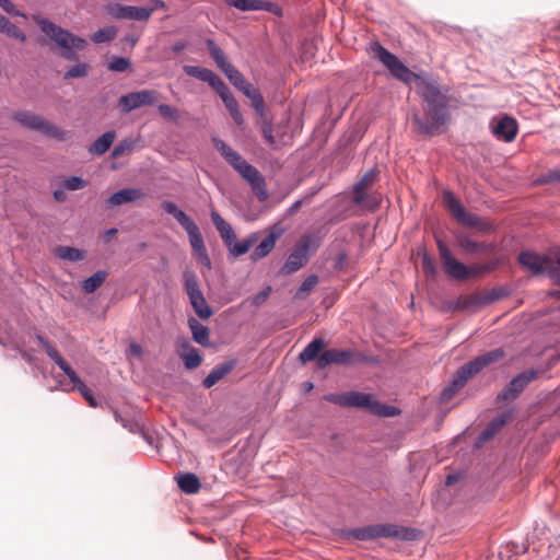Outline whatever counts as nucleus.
<instances>
[{"label":"nucleus","instance_id":"f257e3e1","mask_svg":"<svg viewBox=\"0 0 560 560\" xmlns=\"http://www.w3.org/2000/svg\"><path fill=\"white\" fill-rule=\"evenodd\" d=\"M373 56L377 58L395 77L404 83L416 82V89L422 98V105H448L447 90H443L438 81L413 73L394 54L378 43L371 46Z\"/></svg>","mask_w":560,"mask_h":560},{"label":"nucleus","instance_id":"f03ea898","mask_svg":"<svg viewBox=\"0 0 560 560\" xmlns=\"http://www.w3.org/2000/svg\"><path fill=\"white\" fill-rule=\"evenodd\" d=\"M212 142L226 163H229L250 185L253 192L259 201L267 200L268 191L266 182L260 172L250 165L240 153L223 140L213 138Z\"/></svg>","mask_w":560,"mask_h":560},{"label":"nucleus","instance_id":"7ed1b4c3","mask_svg":"<svg viewBox=\"0 0 560 560\" xmlns=\"http://www.w3.org/2000/svg\"><path fill=\"white\" fill-rule=\"evenodd\" d=\"M503 357V350L501 348H498L487 353H483L460 366L453 375L450 385L442 390V401H447L452 399L453 396L466 385L469 378H471L475 374L479 373L489 364L499 361Z\"/></svg>","mask_w":560,"mask_h":560},{"label":"nucleus","instance_id":"20e7f679","mask_svg":"<svg viewBox=\"0 0 560 560\" xmlns=\"http://www.w3.org/2000/svg\"><path fill=\"white\" fill-rule=\"evenodd\" d=\"M324 398L325 400L340 407L361 408L380 417H394L399 413V410L396 407L384 405L375 400L372 395L361 392L328 394Z\"/></svg>","mask_w":560,"mask_h":560},{"label":"nucleus","instance_id":"39448f33","mask_svg":"<svg viewBox=\"0 0 560 560\" xmlns=\"http://www.w3.org/2000/svg\"><path fill=\"white\" fill-rule=\"evenodd\" d=\"M40 31L46 34L61 49L60 55L67 60H77L78 55L74 50H82L86 47V40L75 36L69 31L58 26L54 22L37 16L34 19Z\"/></svg>","mask_w":560,"mask_h":560},{"label":"nucleus","instance_id":"423d86ee","mask_svg":"<svg viewBox=\"0 0 560 560\" xmlns=\"http://www.w3.org/2000/svg\"><path fill=\"white\" fill-rule=\"evenodd\" d=\"M517 261L530 273H547L555 282L560 283V247L552 248L545 255L523 250L518 254Z\"/></svg>","mask_w":560,"mask_h":560},{"label":"nucleus","instance_id":"0eeeda50","mask_svg":"<svg viewBox=\"0 0 560 560\" xmlns=\"http://www.w3.org/2000/svg\"><path fill=\"white\" fill-rule=\"evenodd\" d=\"M162 208L166 213L172 214L186 231L191 248L199 260L208 268H211V261L198 225L172 201H163Z\"/></svg>","mask_w":560,"mask_h":560},{"label":"nucleus","instance_id":"6e6552de","mask_svg":"<svg viewBox=\"0 0 560 560\" xmlns=\"http://www.w3.org/2000/svg\"><path fill=\"white\" fill-rule=\"evenodd\" d=\"M436 246L445 272L453 279L460 281L468 280L469 278L479 277L492 269L491 265L475 264L465 266L453 256L447 245L440 238L436 240Z\"/></svg>","mask_w":560,"mask_h":560},{"label":"nucleus","instance_id":"1a4fd4ad","mask_svg":"<svg viewBox=\"0 0 560 560\" xmlns=\"http://www.w3.org/2000/svg\"><path fill=\"white\" fill-rule=\"evenodd\" d=\"M423 117L413 116L416 127L424 135H435L443 131V128L451 120L448 105H422Z\"/></svg>","mask_w":560,"mask_h":560},{"label":"nucleus","instance_id":"9d476101","mask_svg":"<svg viewBox=\"0 0 560 560\" xmlns=\"http://www.w3.org/2000/svg\"><path fill=\"white\" fill-rule=\"evenodd\" d=\"M12 119L21 126L38 131L49 138L65 141L68 138V131L59 128L50 121L44 119L42 116L36 115L28 110H19L12 114Z\"/></svg>","mask_w":560,"mask_h":560},{"label":"nucleus","instance_id":"9b49d317","mask_svg":"<svg viewBox=\"0 0 560 560\" xmlns=\"http://www.w3.org/2000/svg\"><path fill=\"white\" fill-rule=\"evenodd\" d=\"M39 342L44 347L47 355L63 371L73 384V389L78 390L82 397L88 401L89 406L95 408L98 406L96 398L92 390L79 378L74 370L67 363V361L60 355L58 350L52 347L47 340L38 337Z\"/></svg>","mask_w":560,"mask_h":560},{"label":"nucleus","instance_id":"f8f14e48","mask_svg":"<svg viewBox=\"0 0 560 560\" xmlns=\"http://www.w3.org/2000/svg\"><path fill=\"white\" fill-rule=\"evenodd\" d=\"M444 201L454 219L462 225L475 228L481 232H490L492 230V225L489 222L475 213L466 211L452 192L447 191L444 194Z\"/></svg>","mask_w":560,"mask_h":560},{"label":"nucleus","instance_id":"ddd939ff","mask_svg":"<svg viewBox=\"0 0 560 560\" xmlns=\"http://www.w3.org/2000/svg\"><path fill=\"white\" fill-rule=\"evenodd\" d=\"M318 243L311 235H303L294 246V249L289 255L285 264L282 267L283 273H293L306 265L310 258V249L317 248Z\"/></svg>","mask_w":560,"mask_h":560},{"label":"nucleus","instance_id":"4468645a","mask_svg":"<svg viewBox=\"0 0 560 560\" xmlns=\"http://www.w3.org/2000/svg\"><path fill=\"white\" fill-rule=\"evenodd\" d=\"M375 179L376 172L371 170L355 183L353 187V202L355 205H363L368 210H375L378 207V198L366 194V190L374 184Z\"/></svg>","mask_w":560,"mask_h":560},{"label":"nucleus","instance_id":"2eb2a0df","mask_svg":"<svg viewBox=\"0 0 560 560\" xmlns=\"http://www.w3.org/2000/svg\"><path fill=\"white\" fill-rule=\"evenodd\" d=\"M159 93L154 90H142L121 95L118 106L124 113H129L142 106H150L156 103Z\"/></svg>","mask_w":560,"mask_h":560},{"label":"nucleus","instance_id":"dca6fc26","mask_svg":"<svg viewBox=\"0 0 560 560\" xmlns=\"http://www.w3.org/2000/svg\"><path fill=\"white\" fill-rule=\"evenodd\" d=\"M539 375L537 370H527L520 373L498 395L500 400H514L525 387Z\"/></svg>","mask_w":560,"mask_h":560},{"label":"nucleus","instance_id":"f3484780","mask_svg":"<svg viewBox=\"0 0 560 560\" xmlns=\"http://www.w3.org/2000/svg\"><path fill=\"white\" fill-rule=\"evenodd\" d=\"M106 12L117 20L147 21L151 16V11H148L147 8L119 3L108 4Z\"/></svg>","mask_w":560,"mask_h":560},{"label":"nucleus","instance_id":"a211bd4d","mask_svg":"<svg viewBox=\"0 0 560 560\" xmlns=\"http://www.w3.org/2000/svg\"><path fill=\"white\" fill-rule=\"evenodd\" d=\"M359 358L354 351L345 349L325 350L318 358L317 366L324 369L330 364H351Z\"/></svg>","mask_w":560,"mask_h":560},{"label":"nucleus","instance_id":"6ab92c4d","mask_svg":"<svg viewBox=\"0 0 560 560\" xmlns=\"http://www.w3.org/2000/svg\"><path fill=\"white\" fill-rule=\"evenodd\" d=\"M183 70L187 75L207 82L214 91L223 88L224 82L222 79L208 68L199 66H184Z\"/></svg>","mask_w":560,"mask_h":560},{"label":"nucleus","instance_id":"aec40b11","mask_svg":"<svg viewBox=\"0 0 560 560\" xmlns=\"http://www.w3.org/2000/svg\"><path fill=\"white\" fill-rule=\"evenodd\" d=\"M518 128L514 118L505 116L497 121L492 127L493 135L505 142H511L515 139Z\"/></svg>","mask_w":560,"mask_h":560},{"label":"nucleus","instance_id":"412c9836","mask_svg":"<svg viewBox=\"0 0 560 560\" xmlns=\"http://www.w3.org/2000/svg\"><path fill=\"white\" fill-rule=\"evenodd\" d=\"M510 412H503L492 419L478 436L477 446H480L491 440L510 421Z\"/></svg>","mask_w":560,"mask_h":560},{"label":"nucleus","instance_id":"4be33fe9","mask_svg":"<svg viewBox=\"0 0 560 560\" xmlns=\"http://www.w3.org/2000/svg\"><path fill=\"white\" fill-rule=\"evenodd\" d=\"M377 530L378 538H398L402 540H411L415 538L412 529L394 524H377Z\"/></svg>","mask_w":560,"mask_h":560},{"label":"nucleus","instance_id":"5701e85b","mask_svg":"<svg viewBox=\"0 0 560 560\" xmlns=\"http://www.w3.org/2000/svg\"><path fill=\"white\" fill-rule=\"evenodd\" d=\"M215 92L219 94V96L223 101V103H224L225 107L228 108L230 115L232 116L234 122L237 126H242L244 124V118L238 108V103L235 100V97L232 95V93L230 92L226 84L223 83V88L218 89Z\"/></svg>","mask_w":560,"mask_h":560},{"label":"nucleus","instance_id":"b1692460","mask_svg":"<svg viewBox=\"0 0 560 560\" xmlns=\"http://www.w3.org/2000/svg\"><path fill=\"white\" fill-rule=\"evenodd\" d=\"M236 366V360H229L218 364L203 380L202 385L206 388H211L228 374H230Z\"/></svg>","mask_w":560,"mask_h":560},{"label":"nucleus","instance_id":"393cba45","mask_svg":"<svg viewBox=\"0 0 560 560\" xmlns=\"http://www.w3.org/2000/svg\"><path fill=\"white\" fill-rule=\"evenodd\" d=\"M144 197V192L138 188H124L114 192L107 200L113 206H120L124 203L132 202Z\"/></svg>","mask_w":560,"mask_h":560},{"label":"nucleus","instance_id":"a878e982","mask_svg":"<svg viewBox=\"0 0 560 560\" xmlns=\"http://www.w3.org/2000/svg\"><path fill=\"white\" fill-rule=\"evenodd\" d=\"M280 236V232L276 233L271 231L253 250L250 257L253 260H259L266 257L276 245L277 240Z\"/></svg>","mask_w":560,"mask_h":560},{"label":"nucleus","instance_id":"bb28decb","mask_svg":"<svg viewBox=\"0 0 560 560\" xmlns=\"http://www.w3.org/2000/svg\"><path fill=\"white\" fill-rule=\"evenodd\" d=\"M456 242L458 246L467 253L490 252L492 249L491 245L483 242H476L465 233L457 234Z\"/></svg>","mask_w":560,"mask_h":560},{"label":"nucleus","instance_id":"cd10ccee","mask_svg":"<svg viewBox=\"0 0 560 560\" xmlns=\"http://www.w3.org/2000/svg\"><path fill=\"white\" fill-rule=\"evenodd\" d=\"M211 218L224 244L231 245L232 242L236 240V235L232 226L217 212H212Z\"/></svg>","mask_w":560,"mask_h":560},{"label":"nucleus","instance_id":"c85d7f7f","mask_svg":"<svg viewBox=\"0 0 560 560\" xmlns=\"http://www.w3.org/2000/svg\"><path fill=\"white\" fill-rule=\"evenodd\" d=\"M188 326L190 328L192 339L200 346L208 347L210 345V331L209 328L200 324L196 318L188 319Z\"/></svg>","mask_w":560,"mask_h":560},{"label":"nucleus","instance_id":"c756f323","mask_svg":"<svg viewBox=\"0 0 560 560\" xmlns=\"http://www.w3.org/2000/svg\"><path fill=\"white\" fill-rule=\"evenodd\" d=\"M176 480L179 489L185 493L192 494L200 490V480L192 472L180 474L176 476Z\"/></svg>","mask_w":560,"mask_h":560},{"label":"nucleus","instance_id":"7c9ffc66","mask_svg":"<svg viewBox=\"0 0 560 560\" xmlns=\"http://www.w3.org/2000/svg\"><path fill=\"white\" fill-rule=\"evenodd\" d=\"M230 7L241 11H270L271 3L264 0H226Z\"/></svg>","mask_w":560,"mask_h":560},{"label":"nucleus","instance_id":"2f4dec72","mask_svg":"<svg viewBox=\"0 0 560 560\" xmlns=\"http://www.w3.org/2000/svg\"><path fill=\"white\" fill-rule=\"evenodd\" d=\"M116 138L115 131H106L97 138L89 148V152L94 155H102L109 150Z\"/></svg>","mask_w":560,"mask_h":560},{"label":"nucleus","instance_id":"473e14b6","mask_svg":"<svg viewBox=\"0 0 560 560\" xmlns=\"http://www.w3.org/2000/svg\"><path fill=\"white\" fill-rule=\"evenodd\" d=\"M240 91H242L244 95L250 100L252 106L258 114L264 113L265 102L258 89L254 88L249 82H247L240 89Z\"/></svg>","mask_w":560,"mask_h":560},{"label":"nucleus","instance_id":"72a5a7b5","mask_svg":"<svg viewBox=\"0 0 560 560\" xmlns=\"http://www.w3.org/2000/svg\"><path fill=\"white\" fill-rule=\"evenodd\" d=\"M258 233H253L242 242L235 243L234 241L231 245H226V247L234 257H238L246 254L258 242Z\"/></svg>","mask_w":560,"mask_h":560},{"label":"nucleus","instance_id":"f704fd0d","mask_svg":"<svg viewBox=\"0 0 560 560\" xmlns=\"http://www.w3.org/2000/svg\"><path fill=\"white\" fill-rule=\"evenodd\" d=\"M324 347L325 341L322 338H315L304 348L299 358L303 363L313 361L315 359L318 360L319 352Z\"/></svg>","mask_w":560,"mask_h":560},{"label":"nucleus","instance_id":"c9c22d12","mask_svg":"<svg viewBox=\"0 0 560 560\" xmlns=\"http://www.w3.org/2000/svg\"><path fill=\"white\" fill-rule=\"evenodd\" d=\"M189 301L195 313L199 318L208 319L209 317L212 316L213 312L211 307L208 305L202 292L190 296Z\"/></svg>","mask_w":560,"mask_h":560},{"label":"nucleus","instance_id":"e433bc0d","mask_svg":"<svg viewBox=\"0 0 560 560\" xmlns=\"http://www.w3.org/2000/svg\"><path fill=\"white\" fill-rule=\"evenodd\" d=\"M108 273L105 270H98L82 282V290L90 294L95 292L106 280Z\"/></svg>","mask_w":560,"mask_h":560},{"label":"nucleus","instance_id":"4c0bfd02","mask_svg":"<svg viewBox=\"0 0 560 560\" xmlns=\"http://www.w3.org/2000/svg\"><path fill=\"white\" fill-rule=\"evenodd\" d=\"M55 255L68 261H79L85 258V252L75 247L59 246L55 249Z\"/></svg>","mask_w":560,"mask_h":560},{"label":"nucleus","instance_id":"58836bf2","mask_svg":"<svg viewBox=\"0 0 560 560\" xmlns=\"http://www.w3.org/2000/svg\"><path fill=\"white\" fill-rule=\"evenodd\" d=\"M183 277L185 291L188 298L201 293L198 278L192 270H185Z\"/></svg>","mask_w":560,"mask_h":560},{"label":"nucleus","instance_id":"ea45409f","mask_svg":"<svg viewBox=\"0 0 560 560\" xmlns=\"http://www.w3.org/2000/svg\"><path fill=\"white\" fill-rule=\"evenodd\" d=\"M377 524L354 528L350 535L358 540H372L378 538Z\"/></svg>","mask_w":560,"mask_h":560},{"label":"nucleus","instance_id":"a19ab883","mask_svg":"<svg viewBox=\"0 0 560 560\" xmlns=\"http://www.w3.org/2000/svg\"><path fill=\"white\" fill-rule=\"evenodd\" d=\"M116 35L117 28L115 26H105L93 33L91 40L96 44L108 43L115 39Z\"/></svg>","mask_w":560,"mask_h":560},{"label":"nucleus","instance_id":"79ce46f5","mask_svg":"<svg viewBox=\"0 0 560 560\" xmlns=\"http://www.w3.org/2000/svg\"><path fill=\"white\" fill-rule=\"evenodd\" d=\"M186 348L188 351L185 354H182L186 369L192 370L198 368L202 362V358L198 350L190 347L188 343L186 345Z\"/></svg>","mask_w":560,"mask_h":560},{"label":"nucleus","instance_id":"37998d69","mask_svg":"<svg viewBox=\"0 0 560 560\" xmlns=\"http://www.w3.org/2000/svg\"><path fill=\"white\" fill-rule=\"evenodd\" d=\"M206 44L208 51L212 59L214 60L218 68L228 61L224 51L212 39H207Z\"/></svg>","mask_w":560,"mask_h":560},{"label":"nucleus","instance_id":"c03bdc74","mask_svg":"<svg viewBox=\"0 0 560 560\" xmlns=\"http://www.w3.org/2000/svg\"><path fill=\"white\" fill-rule=\"evenodd\" d=\"M318 283V277L316 275L308 276L300 285L296 291V298L303 299L305 298Z\"/></svg>","mask_w":560,"mask_h":560},{"label":"nucleus","instance_id":"a18cd8bd","mask_svg":"<svg viewBox=\"0 0 560 560\" xmlns=\"http://www.w3.org/2000/svg\"><path fill=\"white\" fill-rule=\"evenodd\" d=\"M130 66L129 59L125 57H113L107 65V69L114 72H125Z\"/></svg>","mask_w":560,"mask_h":560},{"label":"nucleus","instance_id":"49530a36","mask_svg":"<svg viewBox=\"0 0 560 560\" xmlns=\"http://www.w3.org/2000/svg\"><path fill=\"white\" fill-rule=\"evenodd\" d=\"M135 141L132 139L121 140L112 151L113 158H120L125 154H129L133 150Z\"/></svg>","mask_w":560,"mask_h":560},{"label":"nucleus","instance_id":"de8ad7c7","mask_svg":"<svg viewBox=\"0 0 560 560\" xmlns=\"http://www.w3.org/2000/svg\"><path fill=\"white\" fill-rule=\"evenodd\" d=\"M90 66L88 63L81 62L77 63L75 66L71 67L66 73H65V80H69L72 78H83L89 73Z\"/></svg>","mask_w":560,"mask_h":560},{"label":"nucleus","instance_id":"09e8293b","mask_svg":"<svg viewBox=\"0 0 560 560\" xmlns=\"http://www.w3.org/2000/svg\"><path fill=\"white\" fill-rule=\"evenodd\" d=\"M1 32L4 33L5 35H8L9 37L15 38L20 42H24L26 39V36L23 33V31L20 30L16 25L11 23L10 21L7 22V24L4 25V27L2 28Z\"/></svg>","mask_w":560,"mask_h":560},{"label":"nucleus","instance_id":"8fccbe9b","mask_svg":"<svg viewBox=\"0 0 560 560\" xmlns=\"http://www.w3.org/2000/svg\"><path fill=\"white\" fill-rule=\"evenodd\" d=\"M63 185L68 190H79L86 186V182L82 177L71 176L65 180Z\"/></svg>","mask_w":560,"mask_h":560},{"label":"nucleus","instance_id":"3c124183","mask_svg":"<svg viewBox=\"0 0 560 560\" xmlns=\"http://www.w3.org/2000/svg\"><path fill=\"white\" fill-rule=\"evenodd\" d=\"M538 182L540 184L560 183V168L548 171L539 177Z\"/></svg>","mask_w":560,"mask_h":560},{"label":"nucleus","instance_id":"603ef678","mask_svg":"<svg viewBox=\"0 0 560 560\" xmlns=\"http://www.w3.org/2000/svg\"><path fill=\"white\" fill-rule=\"evenodd\" d=\"M159 112L160 114L167 119L175 120L178 117V112L175 107H172L167 104H161L159 105Z\"/></svg>","mask_w":560,"mask_h":560},{"label":"nucleus","instance_id":"864d4df0","mask_svg":"<svg viewBox=\"0 0 560 560\" xmlns=\"http://www.w3.org/2000/svg\"><path fill=\"white\" fill-rule=\"evenodd\" d=\"M271 290V287H266L264 290L252 298V304L255 306H260L264 304L269 298Z\"/></svg>","mask_w":560,"mask_h":560},{"label":"nucleus","instance_id":"5fc2aeb1","mask_svg":"<svg viewBox=\"0 0 560 560\" xmlns=\"http://www.w3.org/2000/svg\"><path fill=\"white\" fill-rule=\"evenodd\" d=\"M422 269L425 275L434 276L435 275V264L431 257L424 255L422 258Z\"/></svg>","mask_w":560,"mask_h":560},{"label":"nucleus","instance_id":"6e6d98bb","mask_svg":"<svg viewBox=\"0 0 560 560\" xmlns=\"http://www.w3.org/2000/svg\"><path fill=\"white\" fill-rule=\"evenodd\" d=\"M219 69L226 75L229 80H231L234 73L238 72V70L229 61L219 67Z\"/></svg>","mask_w":560,"mask_h":560},{"label":"nucleus","instance_id":"4d7b16f0","mask_svg":"<svg viewBox=\"0 0 560 560\" xmlns=\"http://www.w3.org/2000/svg\"><path fill=\"white\" fill-rule=\"evenodd\" d=\"M230 82L240 90L243 85H245L248 81L244 78V75L238 71L237 73H234V75L231 78Z\"/></svg>","mask_w":560,"mask_h":560},{"label":"nucleus","instance_id":"13d9d810","mask_svg":"<svg viewBox=\"0 0 560 560\" xmlns=\"http://www.w3.org/2000/svg\"><path fill=\"white\" fill-rule=\"evenodd\" d=\"M262 135H264V138L268 141V143L270 145H275L276 144V140H275V137L272 135V127H271L270 124H266L262 127Z\"/></svg>","mask_w":560,"mask_h":560},{"label":"nucleus","instance_id":"bf43d9fd","mask_svg":"<svg viewBox=\"0 0 560 560\" xmlns=\"http://www.w3.org/2000/svg\"><path fill=\"white\" fill-rule=\"evenodd\" d=\"M0 7L2 8V10H4L7 13H10V14H19L18 12H15V7L14 4L10 1V0H1L0 1Z\"/></svg>","mask_w":560,"mask_h":560},{"label":"nucleus","instance_id":"052dcab7","mask_svg":"<svg viewBox=\"0 0 560 560\" xmlns=\"http://www.w3.org/2000/svg\"><path fill=\"white\" fill-rule=\"evenodd\" d=\"M129 352L131 355L140 358L142 355L143 350L142 347L137 342H131L129 346Z\"/></svg>","mask_w":560,"mask_h":560},{"label":"nucleus","instance_id":"680f3d73","mask_svg":"<svg viewBox=\"0 0 560 560\" xmlns=\"http://www.w3.org/2000/svg\"><path fill=\"white\" fill-rule=\"evenodd\" d=\"M164 8H165V3L162 0H154L152 2L151 8H147V10L151 11V14H152L154 11L164 9Z\"/></svg>","mask_w":560,"mask_h":560},{"label":"nucleus","instance_id":"e2e57ef3","mask_svg":"<svg viewBox=\"0 0 560 560\" xmlns=\"http://www.w3.org/2000/svg\"><path fill=\"white\" fill-rule=\"evenodd\" d=\"M54 198L58 201V202H63L66 201L67 199V195L63 190H55L54 191Z\"/></svg>","mask_w":560,"mask_h":560},{"label":"nucleus","instance_id":"0e129e2a","mask_svg":"<svg viewBox=\"0 0 560 560\" xmlns=\"http://www.w3.org/2000/svg\"><path fill=\"white\" fill-rule=\"evenodd\" d=\"M117 233V230L116 229H109L108 231H106L105 233V240L106 241H109L112 237H114Z\"/></svg>","mask_w":560,"mask_h":560},{"label":"nucleus","instance_id":"69168bd1","mask_svg":"<svg viewBox=\"0 0 560 560\" xmlns=\"http://www.w3.org/2000/svg\"><path fill=\"white\" fill-rule=\"evenodd\" d=\"M185 48V44L184 43H177L173 46V50L176 51V52H179L180 50H183Z\"/></svg>","mask_w":560,"mask_h":560},{"label":"nucleus","instance_id":"338daca9","mask_svg":"<svg viewBox=\"0 0 560 560\" xmlns=\"http://www.w3.org/2000/svg\"><path fill=\"white\" fill-rule=\"evenodd\" d=\"M301 205H302V201H301V200L295 201V202L291 206V208H290V212H294V211H296V210L301 207Z\"/></svg>","mask_w":560,"mask_h":560},{"label":"nucleus","instance_id":"774afa93","mask_svg":"<svg viewBox=\"0 0 560 560\" xmlns=\"http://www.w3.org/2000/svg\"><path fill=\"white\" fill-rule=\"evenodd\" d=\"M455 480H456V478H455L453 475H448V476L446 477V481H445V483H446L447 486H451V485H453V483L455 482Z\"/></svg>","mask_w":560,"mask_h":560}]
</instances>
